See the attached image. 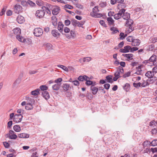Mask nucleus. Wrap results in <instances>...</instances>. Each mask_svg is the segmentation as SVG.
<instances>
[{
  "mask_svg": "<svg viewBox=\"0 0 157 157\" xmlns=\"http://www.w3.org/2000/svg\"><path fill=\"white\" fill-rule=\"evenodd\" d=\"M13 11L15 13L18 14L22 12V7L19 4H16L14 6Z\"/></svg>",
  "mask_w": 157,
  "mask_h": 157,
  "instance_id": "f257e3e1",
  "label": "nucleus"
},
{
  "mask_svg": "<svg viewBox=\"0 0 157 157\" xmlns=\"http://www.w3.org/2000/svg\"><path fill=\"white\" fill-rule=\"evenodd\" d=\"M43 33L42 29L40 28H35L34 30L33 34L37 37H39L41 36Z\"/></svg>",
  "mask_w": 157,
  "mask_h": 157,
  "instance_id": "f03ea898",
  "label": "nucleus"
},
{
  "mask_svg": "<svg viewBox=\"0 0 157 157\" xmlns=\"http://www.w3.org/2000/svg\"><path fill=\"white\" fill-rule=\"evenodd\" d=\"M124 71L123 68L121 67H119L117 68L116 71L114 73V75H116L119 78H120L121 76V75L124 73Z\"/></svg>",
  "mask_w": 157,
  "mask_h": 157,
  "instance_id": "7ed1b4c3",
  "label": "nucleus"
},
{
  "mask_svg": "<svg viewBox=\"0 0 157 157\" xmlns=\"http://www.w3.org/2000/svg\"><path fill=\"white\" fill-rule=\"evenodd\" d=\"M45 14V11L42 8L41 10L36 11L35 13V15L39 18H41L44 16Z\"/></svg>",
  "mask_w": 157,
  "mask_h": 157,
  "instance_id": "20e7f679",
  "label": "nucleus"
},
{
  "mask_svg": "<svg viewBox=\"0 0 157 157\" xmlns=\"http://www.w3.org/2000/svg\"><path fill=\"white\" fill-rule=\"evenodd\" d=\"M99 11V10L98 9V6H95V7L93 9V12L92 13H91L90 14L91 16L93 17H100L102 16V15L101 14H98V15H95L94 16L93 14H96Z\"/></svg>",
  "mask_w": 157,
  "mask_h": 157,
  "instance_id": "39448f33",
  "label": "nucleus"
},
{
  "mask_svg": "<svg viewBox=\"0 0 157 157\" xmlns=\"http://www.w3.org/2000/svg\"><path fill=\"white\" fill-rule=\"evenodd\" d=\"M22 117L21 114H16L13 117V121L16 123L19 122L22 120Z\"/></svg>",
  "mask_w": 157,
  "mask_h": 157,
  "instance_id": "423d86ee",
  "label": "nucleus"
},
{
  "mask_svg": "<svg viewBox=\"0 0 157 157\" xmlns=\"http://www.w3.org/2000/svg\"><path fill=\"white\" fill-rule=\"evenodd\" d=\"M41 93L42 96L46 100H48L50 98L49 94L47 91H42Z\"/></svg>",
  "mask_w": 157,
  "mask_h": 157,
  "instance_id": "0eeeda50",
  "label": "nucleus"
},
{
  "mask_svg": "<svg viewBox=\"0 0 157 157\" xmlns=\"http://www.w3.org/2000/svg\"><path fill=\"white\" fill-rule=\"evenodd\" d=\"M60 10L59 7L56 6L53 8L52 10V13L53 15H57L59 13Z\"/></svg>",
  "mask_w": 157,
  "mask_h": 157,
  "instance_id": "6e6552de",
  "label": "nucleus"
},
{
  "mask_svg": "<svg viewBox=\"0 0 157 157\" xmlns=\"http://www.w3.org/2000/svg\"><path fill=\"white\" fill-rule=\"evenodd\" d=\"M140 40L138 39H133L132 41V46H138L140 44Z\"/></svg>",
  "mask_w": 157,
  "mask_h": 157,
  "instance_id": "1a4fd4ad",
  "label": "nucleus"
},
{
  "mask_svg": "<svg viewBox=\"0 0 157 157\" xmlns=\"http://www.w3.org/2000/svg\"><path fill=\"white\" fill-rule=\"evenodd\" d=\"M78 79L80 81H83L84 80L86 81L87 80V79H89V78L85 75H80L78 77Z\"/></svg>",
  "mask_w": 157,
  "mask_h": 157,
  "instance_id": "9d476101",
  "label": "nucleus"
},
{
  "mask_svg": "<svg viewBox=\"0 0 157 157\" xmlns=\"http://www.w3.org/2000/svg\"><path fill=\"white\" fill-rule=\"evenodd\" d=\"M90 90H92V94L94 95L96 94L98 91V88L97 87L94 86V85L91 86Z\"/></svg>",
  "mask_w": 157,
  "mask_h": 157,
  "instance_id": "9b49d317",
  "label": "nucleus"
},
{
  "mask_svg": "<svg viewBox=\"0 0 157 157\" xmlns=\"http://www.w3.org/2000/svg\"><path fill=\"white\" fill-rule=\"evenodd\" d=\"M133 21L130 19L127 20L126 22V25L129 26V28L131 29V31L133 30L132 27V25L133 24Z\"/></svg>",
  "mask_w": 157,
  "mask_h": 157,
  "instance_id": "f8f14e48",
  "label": "nucleus"
},
{
  "mask_svg": "<svg viewBox=\"0 0 157 157\" xmlns=\"http://www.w3.org/2000/svg\"><path fill=\"white\" fill-rule=\"evenodd\" d=\"M14 34L18 36L21 34V29L19 28H16L13 30Z\"/></svg>",
  "mask_w": 157,
  "mask_h": 157,
  "instance_id": "ddd939ff",
  "label": "nucleus"
},
{
  "mask_svg": "<svg viewBox=\"0 0 157 157\" xmlns=\"http://www.w3.org/2000/svg\"><path fill=\"white\" fill-rule=\"evenodd\" d=\"M154 75V73L151 71H147L145 74L146 76L150 78H152Z\"/></svg>",
  "mask_w": 157,
  "mask_h": 157,
  "instance_id": "4468645a",
  "label": "nucleus"
},
{
  "mask_svg": "<svg viewBox=\"0 0 157 157\" xmlns=\"http://www.w3.org/2000/svg\"><path fill=\"white\" fill-rule=\"evenodd\" d=\"M52 36L54 37H58L60 34L58 32V30L56 29L53 30L51 32Z\"/></svg>",
  "mask_w": 157,
  "mask_h": 157,
  "instance_id": "2eb2a0df",
  "label": "nucleus"
},
{
  "mask_svg": "<svg viewBox=\"0 0 157 157\" xmlns=\"http://www.w3.org/2000/svg\"><path fill=\"white\" fill-rule=\"evenodd\" d=\"M29 134L25 133H22L19 134L18 137L21 138H27L29 137Z\"/></svg>",
  "mask_w": 157,
  "mask_h": 157,
  "instance_id": "dca6fc26",
  "label": "nucleus"
},
{
  "mask_svg": "<svg viewBox=\"0 0 157 157\" xmlns=\"http://www.w3.org/2000/svg\"><path fill=\"white\" fill-rule=\"evenodd\" d=\"M17 20L19 23L21 24L24 21V17L21 16H18L17 18Z\"/></svg>",
  "mask_w": 157,
  "mask_h": 157,
  "instance_id": "f3484780",
  "label": "nucleus"
},
{
  "mask_svg": "<svg viewBox=\"0 0 157 157\" xmlns=\"http://www.w3.org/2000/svg\"><path fill=\"white\" fill-rule=\"evenodd\" d=\"M63 25L61 22H59L58 25V30L61 33L63 32Z\"/></svg>",
  "mask_w": 157,
  "mask_h": 157,
  "instance_id": "a211bd4d",
  "label": "nucleus"
},
{
  "mask_svg": "<svg viewBox=\"0 0 157 157\" xmlns=\"http://www.w3.org/2000/svg\"><path fill=\"white\" fill-rule=\"evenodd\" d=\"M157 125V122L155 121H151L149 123V126L151 128H155L156 127Z\"/></svg>",
  "mask_w": 157,
  "mask_h": 157,
  "instance_id": "6ab92c4d",
  "label": "nucleus"
},
{
  "mask_svg": "<svg viewBox=\"0 0 157 157\" xmlns=\"http://www.w3.org/2000/svg\"><path fill=\"white\" fill-rule=\"evenodd\" d=\"M21 81V79L19 78H17L13 83V86L14 87H17Z\"/></svg>",
  "mask_w": 157,
  "mask_h": 157,
  "instance_id": "aec40b11",
  "label": "nucleus"
},
{
  "mask_svg": "<svg viewBox=\"0 0 157 157\" xmlns=\"http://www.w3.org/2000/svg\"><path fill=\"white\" fill-rule=\"evenodd\" d=\"M44 46L47 49L49 50L52 49V45L49 43H47L44 44Z\"/></svg>",
  "mask_w": 157,
  "mask_h": 157,
  "instance_id": "412c9836",
  "label": "nucleus"
},
{
  "mask_svg": "<svg viewBox=\"0 0 157 157\" xmlns=\"http://www.w3.org/2000/svg\"><path fill=\"white\" fill-rule=\"evenodd\" d=\"M123 19L127 20H128L130 18V15L129 13H124L122 16Z\"/></svg>",
  "mask_w": 157,
  "mask_h": 157,
  "instance_id": "4be33fe9",
  "label": "nucleus"
},
{
  "mask_svg": "<svg viewBox=\"0 0 157 157\" xmlns=\"http://www.w3.org/2000/svg\"><path fill=\"white\" fill-rule=\"evenodd\" d=\"M52 22L54 26H56L57 25V21L56 17H53L52 18Z\"/></svg>",
  "mask_w": 157,
  "mask_h": 157,
  "instance_id": "5701e85b",
  "label": "nucleus"
},
{
  "mask_svg": "<svg viewBox=\"0 0 157 157\" xmlns=\"http://www.w3.org/2000/svg\"><path fill=\"white\" fill-rule=\"evenodd\" d=\"M112 77V75H109L106 76L105 78L107 81V82L110 83L113 82V81Z\"/></svg>",
  "mask_w": 157,
  "mask_h": 157,
  "instance_id": "b1692460",
  "label": "nucleus"
},
{
  "mask_svg": "<svg viewBox=\"0 0 157 157\" xmlns=\"http://www.w3.org/2000/svg\"><path fill=\"white\" fill-rule=\"evenodd\" d=\"M60 85V84L59 83L55 84L52 86V89L54 90H58L59 89Z\"/></svg>",
  "mask_w": 157,
  "mask_h": 157,
  "instance_id": "393cba45",
  "label": "nucleus"
},
{
  "mask_svg": "<svg viewBox=\"0 0 157 157\" xmlns=\"http://www.w3.org/2000/svg\"><path fill=\"white\" fill-rule=\"evenodd\" d=\"M27 104H31L33 105L35 103V100L33 98H28V99H27Z\"/></svg>",
  "mask_w": 157,
  "mask_h": 157,
  "instance_id": "a878e982",
  "label": "nucleus"
},
{
  "mask_svg": "<svg viewBox=\"0 0 157 157\" xmlns=\"http://www.w3.org/2000/svg\"><path fill=\"white\" fill-rule=\"evenodd\" d=\"M40 89H36L35 90L31 92V94L34 95H38V94H40Z\"/></svg>",
  "mask_w": 157,
  "mask_h": 157,
  "instance_id": "bb28decb",
  "label": "nucleus"
},
{
  "mask_svg": "<svg viewBox=\"0 0 157 157\" xmlns=\"http://www.w3.org/2000/svg\"><path fill=\"white\" fill-rule=\"evenodd\" d=\"M70 85L67 83H64L63 84L62 87L63 90L65 91H67L69 88Z\"/></svg>",
  "mask_w": 157,
  "mask_h": 157,
  "instance_id": "cd10ccee",
  "label": "nucleus"
},
{
  "mask_svg": "<svg viewBox=\"0 0 157 157\" xmlns=\"http://www.w3.org/2000/svg\"><path fill=\"white\" fill-rule=\"evenodd\" d=\"M110 30L112 31V34H114L118 32H119L118 30L115 27H112L110 28Z\"/></svg>",
  "mask_w": 157,
  "mask_h": 157,
  "instance_id": "c85d7f7f",
  "label": "nucleus"
},
{
  "mask_svg": "<svg viewBox=\"0 0 157 157\" xmlns=\"http://www.w3.org/2000/svg\"><path fill=\"white\" fill-rule=\"evenodd\" d=\"M13 128L14 130L16 132H19L21 130L20 126L18 125H15L13 127Z\"/></svg>",
  "mask_w": 157,
  "mask_h": 157,
  "instance_id": "c756f323",
  "label": "nucleus"
},
{
  "mask_svg": "<svg viewBox=\"0 0 157 157\" xmlns=\"http://www.w3.org/2000/svg\"><path fill=\"white\" fill-rule=\"evenodd\" d=\"M124 89L126 91H128L130 89V85L129 84L126 83L124 86H123Z\"/></svg>",
  "mask_w": 157,
  "mask_h": 157,
  "instance_id": "7c9ffc66",
  "label": "nucleus"
},
{
  "mask_svg": "<svg viewBox=\"0 0 157 157\" xmlns=\"http://www.w3.org/2000/svg\"><path fill=\"white\" fill-rule=\"evenodd\" d=\"M40 93L42 91H46V90H47L48 87L45 85H42L40 86Z\"/></svg>",
  "mask_w": 157,
  "mask_h": 157,
  "instance_id": "2f4dec72",
  "label": "nucleus"
},
{
  "mask_svg": "<svg viewBox=\"0 0 157 157\" xmlns=\"http://www.w3.org/2000/svg\"><path fill=\"white\" fill-rule=\"evenodd\" d=\"M137 69V71L135 73L138 75H141L142 72V70L141 69V66H139L138 67H136Z\"/></svg>",
  "mask_w": 157,
  "mask_h": 157,
  "instance_id": "473e14b6",
  "label": "nucleus"
},
{
  "mask_svg": "<svg viewBox=\"0 0 157 157\" xmlns=\"http://www.w3.org/2000/svg\"><path fill=\"white\" fill-rule=\"evenodd\" d=\"M107 21H108L109 24L110 25H113L114 24V21L111 17H108L107 18Z\"/></svg>",
  "mask_w": 157,
  "mask_h": 157,
  "instance_id": "72a5a7b5",
  "label": "nucleus"
},
{
  "mask_svg": "<svg viewBox=\"0 0 157 157\" xmlns=\"http://www.w3.org/2000/svg\"><path fill=\"white\" fill-rule=\"evenodd\" d=\"M156 56L155 55H152L149 59V60L151 62L154 63L156 61Z\"/></svg>",
  "mask_w": 157,
  "mask_h": 157,
  "instance_id": "f704fd0d",
  "label": "nucleus"
},
{
  "mask_svg": "<svg viewBox=\"0 0 157 157\" xmlns=\"http://www.w3.org/2000/svg\"><path fill=\"white\" fill-rule=\"evenodd\" d=\"M33 105L29 104H27L25 106V109L28 110H30L33 109Z\"/></svg>",
  "mask_w": 157,
  "mask_h": 157,
  "instance_id": "c9c22d12",
  "label": "nucleus"
},
{
  "mask_svg": "<svg viewBox=\"0 0 157 157\" xmlns=\"http://www.w3.org/2000/svg\"><path fill=\"white\" fill-rule=\"evenodd\" d=\"M16 38L19 41L21 42H24L25 39L23 37L20 36V35L16 36Z\"/></svg>",
  "mask_w": 157,
  "mask_h": 157,
  "instance_id": "e433bc0d",
  "label": "nucleus"
},
{
  "mask_svg": "<svg viewBox=\"0 0 157 157\" xmlns=\"http://www.w3.org/2000/svg\"><path fill=\"white\" fill-rule=\"evenodd\" d=\"M8 137L11 139H15L17 138V135L15 133L8 136Z\"/></svg>",
  "mask_w": 157,
  "mask_h": 157,
  "instance_id": "4c0bfd02",
  "label": "nucleus"
},
{
  "mask_svg": "<svg viewBox=\"0 0 157 157\" xmlns=\"http://www.w3.org/2000/svg\"><path fill=\"white\" fill-rule=\"evenodd\" d=\"M122 56L126 57L127 59H130V58L133 56V55L132 54H123Z\"/></svg>",
  "mask_w": 157,
  "mask_h": 157,
  "instance_id": "58836bf2",
  "label": "nucleus"
},
{
  "mask_svg": "<svg viewBox=\"0 0 157 157\" xmlns=\"http://www.w3.org/2000/svg\"><path fill=\"white\" fill-rule=\"evenodd\" d=\"M42 9L44 10L45 12H46L48 14H51V11L48 8L45 6H42Z\"/></svg>",
  "mask_w": 157,
  "mask_h": 157,
  "instance_id": "ea45409f",
  "label": "nucleus"
},
{
  "mask_svg": "<svg viewBox=\"0 0 157 157\" xmlns=\"http://www.w3.org/2000/svg\"><path fill=\"white\" fill-rule=\"evenodd\" d=\"M58 67L61 68H62L63 70L65 71H68V68L64 66L61 65H58Z\"/></svg>",
  "mask_w": 157,
  "mask_h": 157,
  "instance_id": "a19ab883",
  "label": "nucleus"
},
{
  "mask_svg": "<svg viewBox=\"0 0 157 157\" xmlns=\"http://www.w3.org/2000/svg\"><path fill=\"white\" fill-rule=\"evenodd\" d=\"M148 80H147L146 81H144L142 83H141L142 86L144 87L147 86L149 85L150 83H149L147 81Z\"/></svg>",
  "mask_w": 157,
  "mask_h": 157,
  "instance_id": "79ce46f5",
  "label": "nucleus"
},
{
  "mask_svg": "<svg viewBox=\"0 0 157 157\" xmlns=\"http://www.w3.org/2000/svg\"><path fill=\"white\" fill-rule=\"evenodd\" d=\"M125 11V9H122L120 10L118 13H117L119 15H120L121 17H122V14L124 13Z\"/></svg>",
  "mask_w": 157,
  "mask_h": 157,
  "instance_id": "37998d69",
  "label": "nucleus"
},
{
  "mask_svg": "<svg viewBox=\"0 0 157 157\" xmlns=\"http://www.w3.org/2000/svg\"><path fill=\"white\" fill-rule=\"evenodd\" d=\"M36 4L39 6H42L43 5V2L41 0H37L36 1Z\"/></svg>",
  "mask_w": 157,
  "mask_h": 157,
  "instance_id": "c03bdc74",
  "label": "nucleus"
},
{
  "mask_svg": "<svg viewBox=\"0 0 157 157\" xmlns=\"http://www.w3.org/2000/svg\"><path fill=\"white\" fill-rule=\"evenodd\" d=\"M85 23V21H78V24L77 25V26L79 27H81Z\"/></svg>",
  "mask_w": 157,
  "mask_h": 157,
  "instance_id": "a18cd8bd",
  "label": "nucleus"
},
{
  "mask_svg": "<svg viewBox=\"0 0 157 157\" xmlns=\"http://www.w3.org/2000/svg\"><path fill=\"white\" fill-rule=\"evenodd\" d=\"M28 4H29L31 6L33 7L36 5L35 4L31 1L28 0Z\"/></svg>",
  "mask_w": 157,
  "mask_h": 157,
  "instance_id": "49530a36",
  "label": "nucleus"
},
{
  "mask_svg": "<svg viewBox=\"0 0 157 157\" xmlns=\"http://www.w3.org/2000/svg\"><path fill=\"white\" fill-rule=\"evenodd\" d=\"M133 86L136 88H137L138 87H140V86L141 85V83L140 82L136 83L135 82H134L133 83Z\"/></svg>",
  "mask_w": 157,
  "mask_h": 157,
  "instance_id": "de8ad7c7",
  "label": "nucleus"
},
{
  "mask_svg": "<svg viewBox=\"0 0 157 157\" xmlns=\"http://www.w3.org/2000/svg\"><path fill=\"white\" fill-rule=\"evenodd\" d=\"M91 58L90 57H84L83 59L84 62H88L91 60Z\"/></svg>",
  "mask_w": 157,
  "mask_h": 157,
  "instance_id": "09e8293b",
  "label": "nucleus"
},
{
  "mask_svg": "<svg viewBox=\"0 0 157 157\" xmlns=\"http://www.w3.org/2000/svg\"><path fill=\"white\" fill-rule=\"evenodd\" d=\"M114 18L116 20H118L120 19L121 17L117 13L113 15Z\"/></svg>",
  "mask_w": 157,
  "mask_h": 157,
  "instance_id": "8fccbe9b",
  "label": "nucleus"
},
{
  "mask_svg": "<svg viewBox=\"0 0 157 157\" xmlns=\"http://www.w3.org/2000/svg\"><path fill=\"white\" fill-rule=\"evenodd\" d=\"M151 145L155 146L157 145V140H154L151 143Z\"/></svg>",
  "mask_w": 157,
  "mask_h": 157,
  "instance_id": "3c124183",
  "label": "nucleus"
},
{
  "mask_svg": "<svg viewBox=\"0 0 157 157\" xmlns=\"http://www.w3.org/2000/svg\"><path fill=\"white\" fill-rule=\"evenodd\" d=\"M153 78V79H150L149 80L150 83H153L155 81H156L157 80V78L155 76Z\"/></svg>",
  "mask_w": 157,
  "mask_h": 157,
  "instance_id": "603ef678",
  "label": "nucleus"
},
{
  "mask_svg": "<svg viewBox=\"0 0 157 157\" xmlns=\"http://www.w3.org/2000/svg\"><path fill=\"white\" fill-rule=\"evenodd\" d=\"M131 74V72L130 71H129L127 73L124 74L123 75V78H126L127 77H129L130 76Z\"/></svg>",
  "mask_w": 157,
  "mask_h": 157,
  "instance_id": "864d4df0",
  "label": "nucleus"
},
{
  "mask_svg": "<svg viewBox=\"0 0 157 157\" xmlns=\"http://www.w3.org/2000/svg\"><path fill=\"white\" fill-rule=\"evenodd\" d=\"M62 81V79L61 78H59L56 79L54 81V82L55 83L58 84H59Z\"/></svg>",
  "mask_w": 157,
  "mask_h": 157,
  "instance_id": "5fc2aeb1",
  "label": "nucleus"
},
{
  "mask_svg": "<svg viewBox=\"0 0 157 157\" xmlns=\"http://www.w3.org/2000/svg\"><path fill=\"white\" fill-rule=\"evenodd\" d=\"M86 85L90 86V85H93V82L92 81L90 80H86Z\"/></svg>",
  "mask_w": 157,
  "mask_h": 157,
  "instance_id": "6e6d98bb",
  "label": "nucleus"
},
{
  "mask_svg": "<svg viewBox=\"0 0 157 157\" xmlns=\"http://www.w3.org/2000/svg\"><path fill=\"white\" fill-rule=\"evenodd\" d=\"M86 96L89 99H91L93 98V95L90 93H88L87 94Z\"/></svg>",
  "mask_w": 157,
  "mask_h": 157,
  "instance_id": "4d7b16f0",
  "label": "nucleus"
},
{
  "mask_svg": "<svg viewBox=\"0 0 157 157\" xmlns=\"http://www.w3.org/2000/svg\"><path fill=\"white\" fill-rule=\"evenodd\" d=\"M151 133L152 134H155L157 132V128H154L151 130Z\"/></svg>",
  "mask_w": 157,
  "mask_h": 157,
  "instance_id": "13d9d810",
  "label": "nucleus"
},
{
  "mask_svg": "<svg viewBox=\"0 0 157 157\" xmlns=\"http://www.w3.org/2000/svg\"><path fill=\"white\" fill-rule=\"evenodd\" d=\"M124 48L126 50V51H128L127 52H129V50H131V47L130 46L127 45L124 47Z\"/></svg>",
  "mask_w": 157,
  "mask_h": 157,
  "instance_id": "bf43d9fd",
  "label": "nucleus"
},
{
  "mask_svg": "<svg viewBox=\"0 0 157 157\" xmlns=\"http://www.w3.org/2000/svg\"><path fill=\"white\" fill-rule=\"evenodd\" d=\"M3 144L6 148H8L10 146L9 144L7 142H3Z\"/></svg>",
  "mask_w": 157,
  "mask_h": 157,
  "instance_id": "052dcab7",
  "label": "nucleus"
},
{
  "mask_svg": "<svg viewBox=\"0 0 157 157\" xmlns=\"http://www.w3.org/2000/svg\"><path fill=\"white\" fill-rule=\"evenodd\" d=\"M72 82L73 83V84L76 86H78L79 85V82L77 80H75L73 81Z\"/></svg>",
  "mask_w": 157,
  "mask_h": 157,
  "instance_id": "680f3d73",
  "label": "nucleus"
},
{
  "mask_svg": "<svg viewBox=\"0 0 157 157\" xmlns=\"http://www.w3.org/2000/svg\"><path fill=\"white\" fill-rule=\"evenodd\" d=\"M71 23V22L69 20H66L64 21V23L65 25L66 26L69 25Z\"/></svg>",
  "mask_w": 157,
  "mask_h": 157,
  "instance_id": "e2e57ef3",
  "label": "nucleus"
},
{
  "mask_svg": "<svg viewBox=\"0 0 157 157\" xmlns=\"http://www.w3.org/2000/svg\"><path fill=\"white\" fill-rule=\"evenodd\" d=\"M126 39L127 41L129 42H132L133 40L132 36H129L127 37Z\"/></svg>",
  "mask_w": 157,
  "mask_h": 157,
  "instance_id": "0e129e2a",
  "label": "nucleus"
},
{
  "mask_svg": "<svg viewBox=\"0 0 157 157\" xmlns=\"http://www.w3.org/2000/svg\"><path fill=\"white\" fill-rule=\"evenodd\" d=\"M28 1L27 2L25 1H22L21 2V4L23 6H25L28 4Z\"/></svg>",
  "mask_w": 157,
  "mask_h": 157,
  "instance_id": "69168bd1",
  "label": "nucleus"
},
{
  "mask_svg": "<svg viewBox=\"0 0 157 157\" xmlns=\"http://www.w3.org/2000/svg\"><path fill=\"white\" fill-rule=\"evenodd\" d=\"M110 86V85L109 83H106L104 85V87L107 90L109 89V88Z\"/></svg>",
  "mask_w": 157,
  "mask_h": 157,
  "instance_id": "338daca9",
  "label": "nucleus"
},
{
  "mask_svg": "<svg viewBox=\"0 0 157 157\" xmlns=\"http://www.w3.org/2000/svg\"><path fill=\"white\" fill-rule=\"evenodd\" d=\"M38 155L36 152H33L32 156L31 157H38Z\"/></svg>",
  "mask_w": 157,
  "mask_h": 157,
  "instance_id": "774afa93",
  "label": "nucleus"
}]
</instances>
